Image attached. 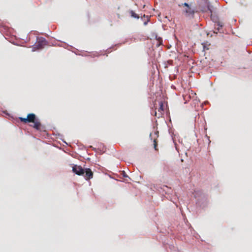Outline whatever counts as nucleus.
<instances>
[{
  "instance_id": "1",
  "label": "nucleus",
  "mask_w": 252,
  "mask_h": 252,
  "mask_svg": "<svg viewBox=\"0 0 252 252\" xmlns=\"http://www.w3.org/2000/svg\"><path fill=\"white\" fill-rule=\"evenodd\" d=\"M204 2V6H202L201 4H199V6L200 10L203 12L205 13L208 11H209L210 13V18L211 20L217 24V26H220V27H223V25L220 22L219 20V18L217 16L213 14V6L210 4V2L208 0H203Z\"/></svg>"
},
{
  "instance_id": "2",
  "label": "nucleus",
  "mask_w": 252,
  "mask_h": 252,
  "mask_svg": "<svg viewBox=\"0 0 252 252\" xmlns=\"http://www.w3.org/2000/svg\"><path fill=\"white\" fill-rule=\"evenodd\" d=\"M29 123H33L32 127L36 130H41L44 128L40 122L39 119L33 113H30L27 115Z\"/></svg>"
},
{
  "instance_id": "3",
  "label": "nucleus",
  "mask_w": 252,
  "mask_h": 252,
  "mask_svg": "<svg viewBox=\"0 0 252 252\" xmlns=\"http://www.w3.org/2000/svg\"><path fill=\"white\" fill-rule=\"evenodd\" d=\"M36 43L32 45V51L34 52L37 50H41L44 48V46L48 44V42L46 39L43 37H37Z\"/></svg>"
},
{
  "instance_id": "4",
  "label": "nucleus",
  "mask_w": 252,
  "mask_h": 252,
  "mask_svg": "<svg viewBox=\"0 0 252 252\" xmlns=\"http://www.w3.org/2000/svg\"><path fill=\"white\" fill-rule=\"evenodd\" d=\"M194 196L196 199V203L198 205L204 207L206 204L207 197L206 194L201 191H198L195 192Z\"/></svg>"
},
{
  "instance_id": "5",
  "label": "nucleus",
  "mask_w": 252,
  "mask_h": 252,
  "mask_svg": "<svg viewBox=\"0 0 252 252\" xmlns=\"http://www.w3.org/2000/svg\"><path fill=\"white\" fill-rule=\"evenodd\" d=\"M183 13L186 17L189 19H193L194 17L195 10L191 8V6L185 8L183 10Z\"/></svg>"
},
{
  "instance_id": "6",
  "label": "nucleus",
  "mask_w": 252,
  "mask_h": 252,
  "mask_svg": "<svg viewBox=\"0 0 252 252\" xmlns=\"http://www.w3.org/2000/svg\"><path fill=\"white\" fill-rule=\"evenodd\" d=\"M84 169L81 166L74 164L72 166V171L78 175H84Z\"/></svg>"
},
{
  "instance_id": "7",
  "label": "nucleus",
  "mask_w": 252,
  "mask_h": 252,
  "mask_svg": "<svg viewBox=\"0 0 252 252\" xmlns=\"http://www.w3.org/2000/svg\"><path fill=\"white\" fill-rule=\"evenodd\" d=\"M86 180H89L93 177V172L89 168H85L84 175H83Z\"/></svg>"
},
{
  "instance_id": "8",
  "label": "nucleus",
  "mask_w": 252,
  "mask_h": 252,
  "mask_svg": "<svg viewBox=\"0 0 252 252\" xmlns=\"http://www.w3.org/2000/svg\"><path fill=\"white\" fill-rule=\"evenodd\" d=\"M151 16L146 15L143 14L140 16V20L143 22V25L146 26L148 25V23L150 21Z\"/></svg>"
},
{
  "instance_id": "9",
  "label": "nucleus",
  "mask_w": 252,
  "mask_h": 252,
  "mask_svg": "<svg viewBox=\"0 0 252 252\" xmlns=\"http://www.w3.org/2000/svg\"><path fill=\"white\" fill-rule=\"evenodd\" d=\"M129 12L130 16L133 18L138 19L140 17V16L136 14L133 10H131Z\"/></svg>"
},
{
  "instance_id": "10",
  "label": "nucleus",
  "mask_w": 252,
  "mask_h": 252,
  "mask_svg": "<svg viewBox=\"0 0 252 252\" xmlns=\"http://www.w3.org/2000/svg\"><path fill=\"white\" fill-rule=\"evenodd\" d=\"M19 119L21 122H23L25 124L29 123L28 119L27 118H27L19 117Z\"/></svg>"
},
{
  "instance_id": "11",
  "label": "nucleus",
  "mask_w": 252,
  "mask_h": 252,
  "mask_svg": "<svg viewBox=\"0 0 252 252\" xmlns=\"http://www.w3.org/2000/svg\"><path fill=\"white\" fill-rule=\"evenodd\" d=\"M178 6L179 7H181V6H185V7H186V8H188L190 6V5H189V4H188V3L187 2H185V3H182L181 4H178Z\"/></svg>"
},
{
  "instance_id": "12",
  "label": "nucleus",
  "mask_w": 252,
  "mask_h": 252,
  "mask_svg": "<svg viewBox=\"0 0 252 252\" xmlns=\"http://www.w3.org/2000/svg\"><path fill=\"white\" fill-rule=\"evenodd\" d=\"M159 105H160V107H159V110L163 111H164V106H163V104L162 103V102L161 101L160 102V104H159Z\"/></svg>"
},
{
  "instance_id": "13",
  "label": "nucleus",
  "mask_w": 252,
  "mask_h": 252,
  "mask_svg": "<svg viewBox=\"0 0 252 252\" xmlns=\"http://www.w3.org/2000/svg\"><path fill=\"white\" fill-rule=\"evenodd\" d=\"M154 148H155V150H157V148L156 147H157V143L156 142V139H154Z\"/></svg>"
},
{
  "instance_id": "14",
  "label": "nucleus",
  "mask_w": 252,
  "mask_h": 252,
  "mask_svg": "<svg viewBox=\"0 0 252 252\" xmlns=\"http://www.w3.org/2000/svg\"><path fill=\"white\" fill-rule=\"evenodd\" d=\"M122 175L125 178L128 177V176L126 175L125 171H123Z\"/></svg>"
},
{
  "instance_id": "15",
  "label": "nucleus",
  "mask_w": 252,
  "mask_h": 252,
  "mask_svg": "<svg viewBox=\"0 0 252 252\" xmlns=\"http://www.w3.org/2000/svg\"><path fill=\"white\" fill-rule=\"evenodd\" d=\"M221 28V27H220V26H218V27H217V28H215V29H216V30H217L218 32H221L220 31V28Z\"/></svg>"
},
{
  "instance_id": "16",
  "label": "nucleus",
  "mask_w": 252,
  "mask_h": 252,
  "mask_svg": "<svg viewBox=\"0 0 252 252\" xmlns=\"http://www.w3.org/2000/svg\"><path fill=\"white\" fill-rule=\"evenodd\" d=\"M111 48H109V49H108L107 50V53H110V52H111V51H110Z\"/></svg>"
},
{
  "instance_id": "17",
  "label": "nucleus",
  "mask_w": 252,
  "mask_h": 252,
  "mask_svg": "<svg viewBox=\"0 0 252 252\" xmlns=\"http://www.w3.org/2000/svg\"><path fill=\"white\" fill-rule=\"evenodd\" d=\"M121 44H122V43H119V44H115V46H120Z\"/></svg>"
},
{
  "instance_id": "18",
  "label": "nucleus",
  "mask_w": 252,
  "mask_h": 252,
  "mask_svg": "<svg viewBox=\"0 0 252 252\" xmlns=\"http://www.w3.org/2000/svg\"><path fill=\"white\" fill-rule=\"evenodd\" d=\"M175 145L176 149V150H177V151H178V149H177V146H176V144H175Z\"/></svg>"
},
{
  "instance_id": "19",
  "label": "nucleus",
  "mask_w": 252,
  "mask_h": 252,
  "mask_svg": "<svg viewBox=\"0 0 252 252\" xmlns=\"http://www.w3.org/2000/svg\"><path fill=\"white\" fill-rule=\"evenodd\" d=\"M63 141L64 143H65L66 144H67V143H66L65 141H64V140H63Z\"/></svg>"
},
{
  "instance_id": "20",
  "label": "nucleus",
  "mask_w": 252,
  "mask_h": 252,
  "mask_svg": "<svg viewBox=\"0 0 252 252\" xmlns=\"http://www.w3.org/2000/svg\"><path fill=\"white\" fill-rule=\"evenodd\" d=\"M155 115L156 116L157 115V112L156 111H155Z\"/></svg>"
},
{
  "instance_id": "21",
  "label": "nucleus",
  "mask_w": 252,
  "mask_h": 252,
  "mask_svg": "<svg viewBox=\"0 0 252 252\" xmlns=\"http://www.w3.org/2000/svg\"><path fill=\"white\" fill-rule=\"evenodd\" d=\"M204 103H205V104H206V103H208L209 102H208V101H206V102H205Z\"/></svg>"
},
{
  "instance_id": "22",
  "label": "nucleus",
  "mask_w": 252,
  "mask_h": 252,
  "mask_svg": "<svg viewBox=\"0 0 252 252\" xmlns=\"http://www.w3.org/2000/svg\"><path fill=\"white\" fill-rule=\"evenodd\" d=\"M214 32L215 33H216V34H217V33H218V32Z\"/></svg>"
},
{
  "instance_id": "23",
  "label": "nucleus",
  "mask_w": 252,
  "mask_h": 252,
  "mask_svg": "<svg viewBox=\"0 0 252 252\" xmlns=\"http://www.w3.org/2000/svg\"><path fill=\"white\" fill-rule=\"evenodd\" d=\"M58 135H59V136H62V135H61V134H58Z\"/></svg>"
},
{
  "instance_id": "24",
  "label": "nucleus",
  "mask_w": 252,
  "mask_h": 252,
  "mask_svg": "<svg viewBox=\"0 0 252 252\" xmlns=\"http://www.w3.org/2000/svg\"><path fill=\"white\" fill-rule=\"evenodd\" d=\"M158 133V131H157V132H156L155 134H157Z\"/></svg>"
},
{
  "instance_id": "25",
  "label": "nucleus",
  "mask_w": 252,
  "mask_h": 252,
  "mask_svg": "<svg viewBox=\"0 0 252 252\" xmlns=\"http://www.w3.org/2000/svg\"><path fill=\"white\" fill-rule=\"evenodd\" d=\"M151 135H152V134H151V133H150V136L151 137Z\"/></svg>"
}]
</instances>
